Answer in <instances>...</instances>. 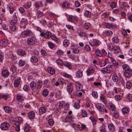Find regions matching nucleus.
<instances>
[{"label":"nucleus","instance_id":"obj_1","mask_svg":"<svg viewBox=\"0 0 132 132\" xmlns=\"http://www.w3.org/2000/svg\"><path fill=\"white\" fill-rule=\"evenodd\" d=\"M42 83L40 81H38L37 83L34 81H32L30 84V86L32 90V93L34 94H37L41 88Z\"/></svg>","mask_w":132,"mask_h":132},{"label":"nucleus","instance_id":"obj_2","mask_svg":"<svg viewBox=\"0 0 132 132\" xmlns=\"http://www.w3.org/2000/svg\"><path fill=\"white\" fill-rule=\"evenodd\" d=\"M108 48L110 50L112 51L114 53L117 54L121 52V49L118 46L115 45H109L108 46Z\"/></svg>","mask_w":132,"mask_h":132},{"label":"nucleus","instance_id":"obj_3","mask_svg":"<svg viewBox=\"0 0 132 132\" xmlns=\"http://www.w3.org/2000/svg\"><path fill=\"white\" fill-rule=\"evenodd\" d=\"M22 36L23 38L31 36L33 35V33L30 30H24L21 33Z\"/></svg>","mask_w":132,"mask_h":132},{"label":"nucleus","instance_id":"obj_4","mask_svg":"<svg viewBox=\"0 0 132 132\" xmlns=\"http://www.w3.org/2000/svg\"><path fill=\"white\" fill-rule=\"evenodd\" d=\"M36 38L35 37H32L28 38L27 40V43L29 45H32L35 44Z\"/></svg>","mask_w":132,"mask_h":132},{"label":"nucleus","instance_id":"obj_5","mask_svg":"<svg viewBox=\"0 0 132 132\" xmlns=\"http://www.w3.org/2000/svg\"><path fill=\"white\" fill-rule=\"evenodd\" d=\"M95 106L100 111L104 112L105 111L106 113H107V111L106 109L104 106H102L101 104L97 103L95 104Z\"/></svg>","mask_w":132,"mask_h":132},{"label":"nucleus","instance_id":"obj_6","mask_svg":"<svg viewBox=\"0 0 132 132\" xmlns=\"http://www.w3.org/2000/svg\"><path fill=\"white\" fill-rule=\"evenodd\" d=\"M68 20L69 22L75 23L77 22L78 18L76 16L69 15L68 16Z\"/></svg>","mask_w":132,"mask_h":132},{"label":"nucleus","instance_id":"obj_7","mask_svg":"<svg viewBox=\"0 0 132 132\" xmlns=\"http://www.w3.org/2000/svg\"><path fill=\"white\" fill-rule=\"evenodd\" d=\"M83 69L82 68H80L76 73V77L77 78H81L83 75L82 72Z\"/></svg>","mask_w":132,"mask_h":132},{"label":"nucleus","instance_id":"obj_8","mask_svg":"<svg viewBox=\"0 0 132 132\" xmlns=\"http://www.w3.org/2000/svg\"><path fill=\"white\" fill-rule=\"evenodd\" d=\"M10 127V125L6 122L2 123L1 125V129L3 130H6L8 129Z\"/></svg>","mask_w":132,"mask_h":132},{"label":"nucleus","instance_id":"obj_9","mask_svg":"<svg viewBox=\"0 0 132 132\" xmlns=\"http://www.w3.org/2000/svg\"><path fill=\"white\" fill-rule=\"evenodd\" d=\"M51 32L49 31H47L45 33L44 32H42L40 33V35L42 37L44 36L45 38L48 39L51 37Z\"/></svg>","mask_w":132,"mask_h":132},{"label":"nucleus","instance_id":"obj_10","mask_svg":"<svg viewBox=\"0 0 132 132\" xmlns=\"http://www.w3.org/2000/svg\"><path fill=\"white\" fill-rule=\"evenodd\" d=\"M124 75L126 77H130L132 75V70L130 69L126 71H125L124 72Z\"/></svg>","mask_w":132,"mask_h":132},{"label":"nucleus","instance_id":"obj_11","mask_svg":"<svg viewBox=\"0 0 132 132\" xmlns=\"http://www.w3.org/2000/svg\"><path fill=\"white\" fill-rule=\"evenodd\" d=\"M78 33L79 36L83 38L84 39H85V38H87L88 37L87 34L85 32L79 31L78 32Z\"/></svg>","mask_w":132,"mask_h":132},{"label":"nucleus","instance_id":"obj_12","mask_svg":"<svg viewBox=\"0 0 132 132\" xmlns=\"http://www.w3.org/2000/svg\"><path fill=\"white\" fill-rule=\"evenodd\" d=\"M27 24V20L26 19L22 18L20 23V26L21 27L25 28Z\"/></svg>","mask_w":132,"mask_h":132},{"label":"nucleus","instance_id":"obj_13","mask_svg":"<svg viewBox=\"0 0 132 132\" xmlns=\"http://www.w3.org/2000/svg\"><path fill=\"white\" fill-rule=\"evenodd\" d=\"M73 84L71 82L68 83L67 86V91L69 93L72 92L73 90Z\"/></svg>","mask_w":132,"mask_h":132},{"label":"nucleus","instance_id":"obj_14","mask_svg":"<svg viewBox=\"0 0 132 132\" xmlns=\"http://www.w3.org/2000/svg\"><path fill=\"white\" fill-rule=\"evenodd\" d=\"M54 95V93L51 92L50 93L47 98L48 101V102L51 103L54 102V101L55 100L53 97Z\"/></svg>","mask_w":132,"mask_h":132},{"label":"nucleus","instance_id":"obj_15","mask_svg":"<svg viewBox=\"0 0 132 132\" xmlns=\"http://www.w3.org/2000/svg\"><path fill=\"white\" fill-rule=\"evenodd\" d=\"M3 108L5 111L6 113H9L12 112V109L9 106L5 105L4 106Z\"/></svg>","mask_w":132,"mask_h":132},{"label":"nucleus","instance_id":"obj_16","mask_svg":"<svg viewBox=\"0 0 132 132\" xmlns=\"http://www.w3.org/2000/svg\"><path fill=\"white\" fill-rule=\"evenodd\" d=\"M3 76L5 77H7L9 75V72L7 69L3 70L2 72Z\"/></svg>","mask_w":132,"mask_h":132},{"label":"nucleus","instance_id":"obj_17","mask_svg":"<svg viewBox=\"0 0 132 132\" xmlns=\"http://www.w3.org/2000/svg\"><path fill=\"white\" fill-rule=\"evenodd\" d=\"M28 116L29 119H33L35 117V113L33 111H30L28 113Z\"/></svg>","mask_w":132,"mask_h":132},{"label":"nucleus","instance_id":"obj_18","mask_svg":"<svg viewBox=\"0 0 132 132\" xmlns=\"http://www.w3.org/2000/svg\"><path fill=\"white\" fill-rule=\"evenodd\" d=\"M8 43V40L6 39L2 40L0 41V45L1 46H6Z\"/></svg>","mask_w":132,"mask_h":132},{"label":"nucleus","instance_id":"obj_19","mask_svg":"<svg viewBox=\"0 0 132 132\" xmlns=\"http://www.w3.org/2000/svg\"><path fill=\"white\" fill-rule=\"evenodd\" d=\"M46 108L45 107H42L40 108L39 110V114L40 115L45 113L46 111Z\"/></svg>","mask_w":132,"mask_h":132},{"label":"nucleus","instance_id":"obj_20","mask_svg":"<svg viewBox=\"0 0 132 132\" xmlns=\"http://www.w3.org/2000/svg\"><path fill=\"white\" fill-rule=\"evenodd\" d=\"M17 100L19 101H22L23 100L24 97L23 96L20 94H17L16 95Z\"/></svg>","mask_w":132,"mask_h":132},{"label":"nucleus","instance_id":"obj_21","mask_svg":"<svg viewBox=\"0 0 132 132\" xmlns=\"http://www.w3.org/2000/svg\"><path fill=\"white\" fill-rule=\"evenodd\" d=\"M43 5V4L41 1H37L35 3V6L37 8L42 7Z\"/></svg>","mask_w":132,"mask_h":132},{"label":"nucleus","instance_id":"obj_22","mask_svg":"<svg viewBox=\"0 0 132 132\" xmlns=\"http://www.w3.org/2000/svg\"><path fill=\"white\" fill-rule=\"evenodd\" d=\"M17 53L19 55L22 56L26 55V54L25 51L21 49L18 50L17 51Z\"/></svg>","mask_w":132,"mask_h":132},{"label":"nucleus","instance_id":"obj_23","mask_svg":"<svg viewBox=\"0 0 132 132\" xmlns=\"http://www.w3.org/2000/svg\"><path fill=\"white\" fill-rule=\"evenodd\" d=\"M108 61L107 59H105L103 60H101L100 61V66L103 67L106 65L108 63Z\"/></svg>","mask_w":132,"mask_h":132},{"label":"nucleus","instance_id":"obj_24","mask_svg":"<svg viewBox=\"0 0 132 132\" xmlns=\"http://www.w3.org/2000/svg\"><path fill=\"white\" fill-rule=\"evenodd\" d=\"M32 62L36 63L38 61V56L35 55L32 56L30 60Z\"/></svg>","mask_w":132,"mask_h":132},{"label":"nucleus","instance_id":"obj_25","mask_svg":"<svg viewBox=\"0 0 132 132\" xmlns=\"http://www.w3.org/2000/svg\"><path fill=\"white\" fill-rule=\"evenodd\" d=\"M109 129L111 131H113L115 130L114 126L112 123L109 124L108 125Z\"/></svg>","mask_w":132,"mask_h":132},{"label":"nucleus","instance_id":"obj_26","mask_svg":"<svg viewBox=\"0 0 132 132\" xmlns=\"http://www.w3.org/2000/svg\"><path fill=\"white\" fill-rule=\"evenodd\" d=\"M95 54L96 56L98 57H101L102 55V54L100 50L98 49L95 50Z\"/></svg>","mask_w":132,"mask_h":132},{"label":"nucleus","instance_id":"obj_27","mask_svg":"<svg viewBox=\"0 0 132 132\" xmlns=\"http://www.w3.org/2000/svg\"><path fill=\"white\" fill-rule=\"evenodd\" d=\"M112 32L110 30H108L105 31L104 33V34L106 36H111L113 34Z\"/></svg>","mask_w":132,"mask_h":132},{"label":"nucleus","instance_id":"obj_28","mask_svg":"<svg viewBox=\"0 0 132 132\" xmlns=\"http://www.w3.org/2000/svg\"><path fill=\"white\" fill-rule=\"evenodd\" d=\"M94 71V69L92 68H90L86 71L87 75L88 76L92 75Z\"/></svg>","mask_w":132,"mask_h":132},{"label":"nucleus","instance_id":"obj_29","mask_svg":"<svg viewBox=\"0 0 132 132\" xmlns=\"http://www.w3.org/2000/svg\"><path fill=\"white\" fill-rule=\"evenodd\" d=\"M47 70L49 73L52 75L54 74L55 73V70L52 68H49L47 69Z\"/></svg>","mask_w":132,"mask_h":132},{"label":"nucleus","instance_id":"obj_30","mask_svg":"<svg viewBox=\"0 0 132 132\" xmlns=\"http://www.w3.org/2000/svg\"><path fill=\"white\" fill-rule=\"evenodd\" d=\"M71 49L72 52L75 54H78L79 52V50L77 48L75 47H72Z\"/></svg>","mask_w":132,"mask_h":132},{"label":"nucleus","instance_id":"obj_31","mask_svg":"<svg viewBox=\"0 0 132 132\" xmlns=\"http://www.w3.org/2000/svg\"><path fill=\"white\" fill-rule=\"evenodd\" d=\"M112 79L113 81L115 82H117L119 80L118 76L116 73H114L113 75Z\"/></svg>","mask_w":132,"mask_h":132},{"label":"nucleus","instance_id":"obj_32","mask_svg":"<svg viewBox=\"0 0 132 132\" xmlns=\"http://www.w3.org/2000/svg\"><path fill=\"white\" fill-rule=\"evenodd\" d=\"M49 91L46 89H44L43 91L42 95L44 97L47 96L49 94Z\"/></svg>","mask_w":132,"mask_h":132},{"label":"nucleus","instance_id":"obj_33","mask_svg":"<svg viewBox=\"0 0 132 132\" xmlns=\"http://www.w3.org/2000/svg\"><path fill=\"white\" fill-rule=\"evenodd\" d=\"M119 116V113L118 111H115L113 113V117L115 118H117Z\"/></svg>","mask_w":132,"mask_h":132},{"label":"nucleus","instance_id":"obj_34","mask_svg":"<svg viewBox=\"0 0 132 132\" xmlns=\"http://www.w3.org/2000/svg\"><path fill=\"white\" fill-rule=\"evenodd\" d=\"M105 26L106 28L109 29L112 28L113 27V25L111 23H105Z\"/></svg>","mask_w":132,"mask_h":132},{"label":"nucleus","instance_id":"obj_35","mask_svg":"<svg viewBox=\"0 0 132 132\" xmlns=\"http://www.w3.org/2000/svg\"><path fill=\"white\" fill-rule=\"evenodd\" d=\"M100 99L103 103L105 104L107 102V100L105 97L103 95H102L100 96Z\"/></svg>","mask_w":132,"mask_h":132},{"label":"nucleus","instance_id":"obj_36","mask_svg":"<svg viewBox=\"0 0 132 132\" xmlns=\"http://www.w3.org/2000/svg\"><path fill=\"white\" fill-rule=\"evenodd\" d=\"M71 120V117L69 116H67L63 120V121L64 122H70Z\"/></svg>","mask_w":132,"mask_h":132},{"label":"nucleus","instance_id":"obj_37","mask_svg":"<svg viewBox=\"0 0 132 132\" xmlns=\"http://www.w3.org/2000/svg\"><path fill=\"white\" fill-rule=\"evenodd\" d=\"M70 44V42L69 40L68 39L64 40L63 42V46L65 47H67Z\"/></svg>","mask_w":132,"mask_h":132},{"label":"nucleus","instance_id":"obj_38","mask_svg":"<svg viewBox=\"0 0 132 132\" xmlns=\"http://www.w3.org/2000/svg\"><path fill=\"white\" fill-rule=\"evenodd\" d=\"M64 65L67 67L69 69H70L71 67V63L69 62L66 61L63 63Z\"/></svg>","mask_w":132,"mask_h":132},{"label":"nucleus","instance_id":"obj_39","mask_svg":"<svg viewBox=\"0 0 132 132\" xmlns=\"http://www.w3.org/2000/svg\"><path fill=\"white\" fill-rule=\"evenodd\" d=\"M31 5V2H28L25 3L24 5V6L26 9H27L29 8Z\"/></svg>","mask_w":132,"mask_h":132},{"label":"nucleus","instance_id":"obj_40","mask_svg":"<svg viewBox=\"0 0 132 132\" xmlns=\"http://www.w3.org/2000/svg\"><path fill=\"white\" fill-rule=\"evenodd\" d=\"M107 70L108 71V73H110L113 70L112 66L110 65H108L106 66Z\"/></svg>","mask_w":132,"mask_h":132},{"label":"nucleus","instance_id":"obj_41","mask_svg":"<svg viewBox=\"0 0 132 132\" xmlns=\"http://www.w3.org/2000/svg\"><path fill=\"white\" fill-rule=\"evenodd\" d=\"M69 4L66 2H63L62 4V6L63 8H67L69 6Z\"/></svg>","mask_w":132,"mask_h":132},{"label":"nucleus","instance_id":"obj_42","mask_svg":"<svg viewBox=\"0 0 132 132\" xmlns=\"http://www.w3.org/2000/svg\"><path fill=\"white\" fill-rule=\"evenodd\" d=\"M81 111L82 112L81 115L82 117H86L87 116V113L85 110L82 109Z\"/></svg>","mask_w":132,"mask_h":132},{"label":"nucleus","instance_id":"obj_43","mask_svg":"<svg viewBox=\"0 0 132 132\" xmlns=\"http://www.w3.org/2000/svg\"><path fill=\"white\" fill-rule=\"evenodd\" d=\"M20 82L17 79L15 80L13 83L14 86L15 87H18L19 85Z\"/></svg>","mask_w":132,"mask_h":132},{"label":"nucleus","instance_id":"obj_44","mask_svg":"<svg viewBox=\"0 0 132 132\" xmlns=\"http://www.w3.org/2000/svg\"><path fill=\"white\" fill-rule=\"evenodd\" d=\"M112 42L114 43H117L119 41V39L118 37H114L112 38Z\"/></svg>","mask_w":132,"mask_h":132},{"label":"nucleus","instance_id":"obj_45","mask_svg":"<svg viewBox=\"0 0 132 132\" xmlns=\"http://www.w3.org/2000/svg\"><path fill=\"white\" fill-rule=\"evenodd\" d=\"M56 62L58 65L60 66H62L64 63L60 59L57 60Z\"/></svg>","mask_w":132,"mask_h":132},{"label":"nucleus","instance_id":"obj_46","mask_svg":"<svg viewBox=\"0 0 132 132\" xmlns=\"http://www.w3.org/2000/svg\"><path fill=\"white\" fill-rule=\"evenodd\" d=\"M126 86L127 88L129 89L132 86V84L131 82L129 81H127L126 84Z\"/></svg>","mask_w":132,"mask_h":132},{"label":"nucleus","instance_id":"obj_47","mask_svg":"<svg viewBox=\"0 0 132 132\" xmlns=\"http://www.w3.org/2000/svg\"><path fill=\"white\" fill-rule=\"evenodd\" d=\"M122 111L124 114H126L129 112V109L128 108L125 107L122 109Z\"/></svg>","mask_w":132,"mask_h":132},{"label":"nucleus","instance_id":"obj_48","mask_svg":"<svg viewBox=\"0 0 132 132\" xmlns=\"http://www.w3.org/2000/svg\"><path fill=\"white\" fill-rule=\"evenodd\" d=\"M118 80H119V82H120L121 84L122 85L125 84V79H124L121 77H119Z\"/></svg>","mask_w":132,"mask_h":132},{"label":"nucleus","instance_id":"obj_49","mask_svg":"<svg viewBox=\"0 0 132 132\" xmlns=\"http://www.w3.org/2000/svg\"><path fill=\"white\" fill-rule=\"evenodd\" d=\"M84 15L87 17L90 16L91 14V13L88 11H86L84 13Z\"/></svg>","mask_w":132,"mask_h":132},{"label":"nucleus","instance_id":"obj_50","mask_svg":"<svg viewBox=\"0 0 132 132\" xmlns=\"http://www.w3.org/2000/svg\"><path fill=\"white\" fill-rule=\"evenodd\" d=\"M76 89L77 90H80L81 89V85L78 82H77L76 83Z\"/></svg>","mask_w":132,"mask_h":132},{"label":"nucleus","instance_id":"obj_51","mask_svg":"<svg viewBox=\"0 0 132 132\" xmlns=\"http://www.w3.org/2000/svg\"><path fill=\"white\" fill-rule=\"evenodd\" d=\"M80 103V101H79V102L77 103H75L74 104V107L76 109H78L80 107V105L79 103Z\"/></svg>","mask_w":132,"mask_h":132},{"label":"nucleus","instance_id":"obj_52","mask_svg":"<svg viewBox=\"0 0 132 132\" xmlns=\"http://www.w3.org/2000/svg\"><path fill=\"white\" fill-rule=\"evenodd\" d=\"M48 44L49 47L51 48H53L55 47V45L51 42H48Z\"/></svg>","mask_w":132,"mask_h":132},{"label":"nucleus","instance_id":"obj_53","mask_svg":"<svg viewBox=\"0 0 132 132\" xmlns=\"http://www.w3.org/2000/svg\"><path fill=\"white\" fill-rule=\"evenodd\" d=\"M63 76L64 77H67L68 78L71 79L72 78V77L70 75H69L67 73H64L63 74Z\"/></svg>","mask_w":132,"mask_h":132},{"label":"nucleus","instance_id":"obj_54","mask_svg":"<svg viewBox=\"0 0 132 132\" xmlns=\"http://www.w3.org/2000/svg\"><path fill=\"white\" fill-rule=\"evenodd\" d=\"M92 96L95 98H96L98 97V95L97 92L95 91H93L92 93Z\"/></svg>","mask_w":132,"mask_h":132},{"label":"nucleus","instance_id":"obj_55","mask_svg":"<svg viewBox=\"0 0 132 132\" xmlns=\"http://www.w3.org/2000/svg\"><path fill=\"white\" fill-rule=\"evenodd\" d=\"M110 109L112 111H114L116 109L115 106L113 104H111L109 105Z\"/></svg>","mask_w":132,"mask_h":132},{"label":"nucleus","instance_id":"obj_56","mask_svg":"<svg viewBox=\"0 0 132 132\" xmlns=\"http://www.w3.org/2000/svg\"><path fill=\"white\" fill-rule=\"evenodd\" d=\"M18 10L20 13L22 14H24L25 12V9L24 8L22 7H20Z\"/></svg>","mask_w":132,"mask_h":132},{"label":"nucleus","instance_id":"obj_57","mask_svg":"<svg viewBox=\"0 0 132 132\" xmlns=\"http://www.w3.org/2000/svg\"><path fill=\"white\" fill-rule=\"evenodd\" d=\"M122 68L125 71H126L130 69L129 67L127 65L124 64L122 66Z\"/></svg>","mask_w":132,"mask_h":132},{"label":"nucleus","instance_id":"obj_58","mask_svg":"<svg viewBox=\"0 0 132 132\" xmlns=\"http://www.w3.org/2000/svg\"><path fill=\"white\" fill-rule=\"evenodd\" d=\"M55 79L54 78H53L52 79V83H54V84L53 85H55L56 86H57L59 85V82L58 81H56V82L55 83V81H54V80Z\"/></svg>","mask_w":132,"mask_h":132},{"label":"nucleus","instance_id":"obj_59","mask_svg":"<svg viewBox=\"0 0 132 132\" xmlns=\"http://www.w3.org/2000/svg\"><path fill=\"white\" fill-rule=\"evenodd\" d=\"M10 69L12 72H14L16 71L17 68L14 65H12L11 66Z\"/></svg>","mask_w":132,"mask_h":132},{"label":"nucleus","instance_id":"obj_60","mask_svg":"<svg viewBox=\"0 0 132 132\" xmlns=\"http://www.w3.org/2000/svg\"><path fill=\"white\" fill-rule=\"evenodd\" d=\"M25 64V62L22 60H20L19 62V65L20 67H22L24 66Z\"/></svg>","mask_w":132,"mask_h":132},{"label":"nucleus","instance_id":"obj_61","mask_svg":"<svg viewBox=\"0 0 132 132\" xmlns=\"http://www.w3.org/2000/svg\"><path fill=\"white\" fill-rule=\"evenodd\" d=\"M9 9L10 12L11 14L13 13L15 11L14 8L12 6H10L9 7Z\"/></svg>","mask_w":132,"mask_h":132},{"label":"nucleus","instance_id":"obj_62","mask_svg":"<svg viewBox=\"0 0 132 132\" xmlns=\"http://www.w3.org/2000/svg\"><path fill=\"white\" fill-rule=\"evenodd\" d=\"M10 29L12 31H14L16 29V27L15 25H13L10 27Z\"/></svg>","mask_w":132,"mask_h":132},{"label":"nucleus","instance_id":"obj_63","mask_svg":"<svg viewBox=\"0 0 132 132\" xmlns=\"http://www.w3.org/2000/svg\"><path fill=\"white\" fill-rule=\"evenodd\" d=\"M93 43L94 46H98L99 44V42L96 40H94L93 41Z\"/></svg>","mask_w":132,"mask_h":132},{"label":"nucleus","instance_id":"obj_64","mask_svg":"<svg viewBox=\"0 0 132 132\" xmlns=\"http://www.w3.org/2000/svg\"><path fill=\"white\" fill-rule=\"evenodd\" d=\"M100 131L101 132H106V130L105 129V126L104 125H103L101 126Z\"/></svg>","mask_w":132,"mask_h":132}]
</instances>
